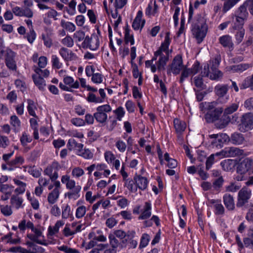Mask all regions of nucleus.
<instances>
[{
  "instance_id": "obj_63",
  "label": "nucleus",
  "mask_w": 253,
  "mask_h": 253,
  "mask_svg": "<svg viewBox=\"0 0 253 253\" xmlns=\"http://www.w3.org/2000/svg\"><path fill=\"white\" fill-rule=\"evenodd\" d=\"M42 38L46 47L50 48L52 45V40L51 38L46 37L43 34H42Z\"/></svg>"
},
{
  "instance_id": "obj_55",
  "label": "nucleus",
  "mask_w": 253,
  "mask_h": 253,
  "mask_svg": "<svg viewBox=\"0 0 253 253\" xmlns=\"http://www.w3.org/2000/svg\"><path fill=\"white\" fill-rule=\"evenodd\" d=\"M71 215V208L70 206L67 204L66 206L62 208V218L67 219Z\"/></svg>"
},
{
  "instance_id": "obj_25",
  "label": "nucleus",
  "mask_w": 253,
  "mask_h": 253,
  "mask_svg": "<svg viewBox=\"0 0 253 253\" xmlns=\"http://www.w3.org/2000/svg\"><path fill=\"white\" fill-rule=\"evenodd\" d=\"M59 196V190H57V189H54L48 195L47 200L48 203L50 204H54L58 199Z\"/></svg>"
},
{
  "instance_id": "obj_7",
  "label": "nucleus",
  "mask_w": 253,
  "mask_h": 253,
  "mask_svg": "<svg viewBox=\"0 0 253 253\" xmlns=\"http://www.w3.org/2000/svg\"><path fill=\"white\" fill-rule=\"evenodd\" d=\"M253 128V114L247 113L241 117L239 129L241 132H246Z\"/></svg>"
},
{
  "instance_id": "obj_2",
  "label": "nucleus",
  "mask_w": 253,
  "mask_h": 253,
  "mask_svg": "<svg viewBox=\"0 0 253 253\" xmlns=\"http://www.w3.org/2000/svg\"><path fill=\"white\" fill-rule=\"evenodd\" d=\"M15 56V53L10 48H5L3 45L2 41H0V57L4 58L6 65L12 70L16 69Z\"/></svg>"
},
{
  "instance_id": "obj_11",
  "label": "nucleus",
  "mask_w": 253,
  "mask_h": 253,
  "mask_svg": "<svg viewBox=\"0 0 253 253\" xmlns=\"http://www.w3.org/2000/svg\"><path fill=\"white\" fill-rule=\"evenodd\" d=\"M99 41L97 36L92 35L90 38L87 36L82 43V47L84 48H89L92 50H96L99 46Z\"/></svg>"
},
{
  "instance_id": "obj_10",
  "label": "nucleus",
  "mask_w": 253,
  "mask_h": 253,
  "mask_svg": "<svg viewBox=\"0 0 253 253\" xmlns=\"http://www.w3.org/2000/svg\"><path fill=\"white\" fill-rule=\"evenodd\" d=\"M237 171L239 174L253 173V162L250 158L243 160L237 166Z\"/></svg>"
},
{
  "instance_id": "obj_29",
  "label": "nucleus",
  "mask_w": 253,
  "mask_h": 253,
  "mask_svg": "<svg viewBox=\"0 0 253 253\" xmlns=\"http://www.w3.org/2000/svg\"><path fill=\"white\" fill-rule=\"evenodd\" d=\"M231 140L233 144L239 145L243 143L244 138L242 134L239 133H234L231 135Z\"/></svg>"
},
{
  "instance_id": "obj_30",
  "label": "nucleus",
  "mask_w": 253,
  "mask_h": 253,
  "mask_svg": "<svg viewBox=\"0 0 253 253\" xmlns=\"http://www.w3.org/2000/svg\"><path fill=\"white\" fill-rule=\"evenodd\" d=\"M10 123L14 127L15 131L19 130L20 127L21 122L20 120L16 115H12L11 116Z\"/></svg>"
},
{
  "instance_id": "obj_60",
  "label": "nucleus",
  "mask_w": 253,
  "mask_h": 253,
  "mask_svg": "<svg viewBox=\"0 0 253 253\" xmlns=\"http://www.w3.org/2000/svg\"><path fill=\"white\" fill-rule=\"evenodd\" d=\"M91 80L95 84H100L103 81V76L100 73H94L92 76Z\"/></svg>"
},
{
  "instance_id": "obj_39",
  "label": "nucleus",
  "mask_w": 253,
  "mask_h": 253,
  "mask_svg": "<svg viewBox=\"0 0 253 253\" xmlns=\"http://www.w3.org/2000/svg\"><path fill=\"white\" fill-rule=\"evenodd\" d=\"M239 0H228L226 1L224 3L222 11L224 12H226L231 7L235 5Z\"/></svg>"
},
{
  "instance_id": "obj_51",
  "label": "nucleus",
  "mask_w": 253,
  "mask_h": 253,
  "mask_svg": "<svg viewBox=\"0 0 253 253\" xmlns=\"http://www.w3.org/2000/svg\"><path fill=\"white\" fill-rule=\"evenodd\" d=\"M33 231H34L35 233V236H33V242H37L40 244H43V243L40 240L37 239V238L38 237H40L42 236V232L38 229H34V226H33Z\"/></svg>"
},
{
  "instance_id": "obj_58",
  "label": "nucleus",
  "mask_w": 253,
  "mask_h": 253,
  "mask_svg": "<svg viewBox=\"0 0 253 253\" xmlns=\"http://www.w3.org/2000/svg\"><path fill=\"white\" fill-rule=\"evenodd\" d=\"M135 234V232L133 231H128L127 233H126V238L124 240H123L122 241V244L121 245L122 247H125L126 246V242H127L128 240H131L134 237V235Z\"/></svg>"
},
{
  "instance_id": "obj_22",
  "label": "nucleus",
  "mask_w": 253,
  "mask_h": 253,
  "mask_svg": "<svg viewBox=\"0 0 253 253\" xmlns=\"http://www.w3.org/2000/svg\"><path fill=\"white\" fill-rule=\"evenodd\" d=\"M151 209V204L149 202H146L145 204L144 210L141 214L139 216L138 218L139 219H145L149 218L151 215V212L150 211Z\"/></svg>"
},
{
  "instance_id": "obj_49",
  "label": "nucleus",
  "mask_w": 253,
  "mask_h": 253,
  "mask_svg": "<svg viewBox=\"0 0 253 253\" xmlns=\"http://www.w3.org/2000/svg\"><path fill=\"white\" fill-rule=\"evenodd\" d=\"M214 208L215 210V214L216 215H222L224 213V208L223 205L220 203H216L214 205Z\"/></svg>"
},
{
  "instance_id": "obj_18",
  "label": "nucleus",
  "mask_w": 253,
  "mask_h": 253,
  "mask_svg": "<svg viewBox=\"0 0 253 253\" xmlns=\"http://www.w3.org/2000/svg\"><path fill=\"white\" fill-rule=\"evenodd\" d=\"M223 202L226 208L229 210H233L235 204L233 197L230 194H225L223 196Z\"/></svg>"
},
{
  "instance_id": "obj_54",
  "label": "nucleus",
  "mask_w": 253,
  "mask_h": 253,
  "mask_svg": "<svg viewBox=\"0 0 253 253\" xmlns=\"http://www.w3.org/2000/svg\"><path fill=\"white\" fill-rule=\"evenodd\" d=\"M79 156H81L85 159H91L93 157V154L89 149H83L78 154Z\"/></svg>"
},
{
  "instance_id": "obj_6",
  "label": "nucleus",
  "mask_w": 253,
  "mask_h": 253,
  "mask_svg": "<svg viewBox=\"0 0 253 253\" xmlns=\"http://www.w3.org/2000/svg\"><path fill=\"white\" fill-rule=\"evenodd\" d=\"M112 108L109 105H103L96 108V112L94 114L96 121L101 124L105 123L107 119L106 113L110 112Z\"/></svg>"
},
{
  "instance_id": "obj_33",
  "label": "nucleus",
  "mask_w": 253,
  "mask_h": 253,
  "mask_svg": "<svg viewBox=\"0 0 253 253\" xmlns=\"http://www.w3.org/2000/svg\"><path fill=\"white\" fill-rule=\"evenodd\" d=\"M251 66L249 64H240L232 66L231 69L234 72H242L250 68Z\"/></svg>"
},
{
  "instance_id": "obj_27",
  "label": "nucleus",
  "mask_w": 253,
  "mask_h": 253,
  "mask_svg": "<svg viewBox=\"0 0 253 253\" xmlns=\"http://www.w3.org/2000/svg\"><path fill=\"white\" fill-rule=\"evenodd\" d=\"M63 81L65 84L68 85L70 88H78L79 87V82L77 81L74 82V79L71 77H65L64 78Z\"/></svg>"
},
{
  "instance_id": "obj_52",
  "label": "nucleus",
  "mask_w": 253,
  "mask_h": 253,
  "mask_svg": "<svg viewBox=\"0 0 253 253\" xmlns=\"http://www.w3.org/2000/svg\"><path fill=\"white\" fill-rule=\"evenodd\" d=\"M170 43V39L169 36V33H167V35L165 37V41L163 43H162L161 46L160 47V49L163 50H169V46Z\"/></svg>"
},
{
  "instance_id": "obj_15",
  "label": "nucleus",
  "mask_w": 253,
  "mask_h": 253,
  "mask_svg": "<svg viewBox=\"0 0 253 253\" xmlns=\"http://www.w3.org/2000/svg\"><path fill=\"white\" fill-rule=\"evenodd\" d=\"M59 53L61 57L67 61L75 60L77 58L76 55L72 51L64 47L60 49Z\"/></svg>"
},
{
  "instance_id": "obj_46",
  "label": "nucleus",
  "mask_w": 253,
  "mask_h": 253,
  "mask_svg": "<svg viewBox=\"0 0 253 253\" xmlns=\"http://www.w3.org/2000/svg\"><path fill=\"white\" fill-rule=\"evenodd\" d=\"M1 212L5 216H9L12 214V210L10 206H1Z\"/></svg>"
},
{
  "instance_id": "obj_45",
  "label": "nucleus",
  "mask_w": 253,
  "mask_h": 253,
  "mask_svg": "<svg viewBox=\"0 0 253 253\" xmlns=\"http://www.w3.org/2000/svg\"><path fill=\"white\" fill-rule=\"evenodd\" d=\"M20 141L22 145L26 147L28 143L31 141V139L29 134H28L26 132H24L20 138Z\"/></svg>"
},
{
  "instance_id": "obj_62",
  "label": "nucleus",
  "mask_w": 253,
  "mask_h": 253,
  "mask_svg": "<svg viewBox=\"0 0 253 253\" xmlns=\"http://www.w3.org/2000/svg\"><path fill=\"white\" fill-rule=\"evenodd\" d=\"M240 186L235 184V183H231L226 187V191L228 192H235L240 188Z\"/></svg>"
},
{
  "instance_id": "obj_43",
  "label": "nucleus",
  "mask_w": 253,
  "mask_h": 253,
  "mask_svg": "<svg viewBox=\"0 0 253 253\" xmlns=\"http://www.w3.org/2000/svg\"><path fill=\"white\" fill-rule=\"evenodd\" d=\"M224 182V179L222 176H219V177L216 179L213 182L212 187L215 190L219 191L220 188L222 186Z\"/></svg>"
},
{
  "instance_id": "obj_5",
  "label": "nucleus",
  "mask_w": 253,
  "mask_h": 253,
  "mask_svg": "<svg viewBox=\"0 0 253 253\" xmlns=\"http://www.w3.org/2000/svg\"><path fill=\"white\" fill-rule=\"evenodd\" d=\"M183 60L180 55H177L174 57L172 61L167 69V74L170 75L171 73L178 75L183 68Z\"/></svg>"
},
{
  "instance_id": "obj_12",
  "label": "nucleus",
  "mask_w": 253,
  "mask_h": 253,
  "mask_svg": "<svg viewBox=\"0 0 253 253\" xmlns=\"http://www.w3.org/2000/svg\"><path fill=\"white\" fill-rule=\"evenodd\" d=\"M211 138H213V140L211 142L212 147L215 148H221L223 146L224 143L229 140L228 136L226 134H221L220 135L211 134L209 136Z\"/></svg>"
},
{
  "instance_id": "obj_44",
  "label": "nucleus",
  "mask_w": 253,
  "mask_h": 253,
  "mask_svg": "<svg viewBox=\"0 0 253 253\" xmlns=\"http://www.w3.org/2000/svg\"><path fill=\"white\" fill-rule=\"evenodd\" d=\"M51 63L52 67L55 69H59L62 67V63L60 62L59 58L56 55H52L51 56Z\"/></svg>"
},
{
  "instance_id": "obj_48",
  "label": "nucleus",
  "mask_w": 253,
  "mask_h": 253,
  "mask_svg": "<svg viewBox=\"0 0 253 253\" xmlns=\"http://www.w3.org/2000/svg\"><path fill=\"white\" fill-rule=\"evenodd\" d=\"M222 73L219 70L211 71L210 78L212 80H218L222 78Z\"/></svg>"
},
{
  "instance_id": "obj_9",
  "label": "nucleus",
  "mask_w": 253,
  "mask_h": 253,
  "mask_svg": "<svg viewBox=\"0 0 253 253\" xmlns=\"http://www.w3.org/2000/svg\"><path fill=\"white\" fill-rule=\"evenodd\" d=\"M24 4L23 8L18 6L14 7L12 8V12L17 16H24L31 17L32 16V11L30 8V7L32 5L31 0H24Z\"/></svg>"
},
{
  "instance_id": "obj_32",
  "label": "nucleus",
  "mask_w": 253,
  "mask_h": 253,
  "mask_svg": "<svg viewBox=\"0 0 253 253\" xmlns=\"http://www.w3.org/2000/svg\"><path fill=\"white\" fill-rule=\"evenodd\" d=\"M18 228L21 231H24L26 229H32V222L29 220L24 219L19 222Z\"/></svg>"
},
{
  "instance_id": "obj_8",
  "label": "nucleus",
  "mask_w": 253,
  "mask_h": 253,
  "mask_svg": "<svg viewBox=\"0 0 253 253\" xmlns=\"http://www.w3.org/2000/svg\"><path fill=\"white\" fill-rule=\"evenodd\" d=\"M252 196V191L250 189L244 187L238 192L236 206L241 208L249 202Z\"/></svg>"
},
{
  "instance_id": "obj_36",
  "label": "nucleus",
  "mask_w": 253,
  "mask_h": 253,
  "mask_svg": "<svg viewBox=\"0 0 253 253\" xmlns=\"http://www.w3.org/2000/svg\"><path fill=\"white\" fill-rule=\"evenodd\" d=\"M22 202V199L18 196L13 195L11 197L10 199L11 204L16 209H19L21 206Z\"/></svg>"
},
{
  "instance_id": "obj_57",
  "label": "nucleus",
  "mask_w": 253,
  "mask_h": 253,
  "mask_svg": "<svg viewBox=\"0 0 253 253\" xmlns=\"http://www.w3.org/2000/svg\"><path fill=\"white\" fill-rule=\"evenodd\" d=\"M58 250L66 253H79L78 250L72 249L67 246H62L58 247Z\"/></svg>"
},
{
  "instance_id": "obj_50",
  "label": "nucleus",
  "mask_w": 253,
  "mask_h": 253,
  "mask_svg": "<svg viewBox=\"0 0 253 253\" xmlns=\"http://www.w3.org/2000/svg\"><path fill=\"white\" fill-rule=\"evenodd\" d=\"M61 42L63 44L68 47H71L74 45V41L73 39L69 36H67L65 38L62 39Z\"/></svg>"
},
{
  "instance_id": "obj_14",
  "label": "nucleus",
  "mask_w": 253,
  "mask_h": 253,
  "mask_svg": "<svg viewBox=\"0 0 253 253\" xmlns=\"http://www.w3.org/2000/svg\"><path fill=\"white\" fill-rule=\"evenodd\" d=\"M169 50H161L158 62L157 67L159 70L165 69V66L169 59Z\"/></svg>"
},
{
  "instance_id": "obj_26",
  "label": "nucleus",
  "mask_w": 253,
  "mask_h": 253,
  "mask_svg": "<svg viewBox=\"0 0 253 253\" xmlns=\"http://www.w3.org/2000/svg\"><path fill=\"white\" fill-rule=\"evenodd\" d=\"M173 124L175 130L178 133L183 131L186 128V124L185 122H182L178 119L174 120Z\"/></svg>"
},
{
  "instance_id": "obj_31",
  "label": "nucleus",
  "mask_w": 253,
  "mask_h": 253,
  "mask_svg": "<svg viewBox=\"0 0 253 253\" xmlns=\"http://www.w3.org/2000/svg\"><path fill=\"white\" fill-rule=\"evenodd\" d=\"M250 87L253 90V75L251 78H246L242 83L240 88L241 89Z\"/></svg>"
},
{
  "instance_id": "obj_42",
  "label": "nucleus",
  "mask_w": 253,
  "mask_h": 253,
  "mask_svg": "<svg viewBox=\"0 0 253 253\" xmlns=\"http://www.w3.org/2000/svg\"><path fill=\"white\" fill-rule=\"evenodd\" d=\"M109 239L110 241V244L112 248L116 250L120 245L119 241L113 234H110L109 235Z\"/></svg>"
},
{
  "instance_id": "obj_19",
  "label": "nucleus",
  "mask_w": 253,
  "mask_h": 253,
  "mask_svg": "<svg viewBox=\"0 0 253 253\" xmlns=\"http://www.w3.org/2000/svg\"><path fill=\"white\" fill-rule=\"evenodd\" d=\"M137 186L141 190H144L146 189L148 184L147 179L140 175L134 177Z\"/></svg>"
},
{
  "instance_id": "obj_17",
  "label": "nucleus",
  "mask_w": 253,
  "mask_h": 253,
  "mask_svg": "<svg viewBox=\"0 0 253 253\" xmlns=\"http://www.w3.org/2000/svg\"><path fill=\"white\" fill-rule=\"evenodd\" d=\"M244 154V151L237 147H229L226 149L225 155L226 157H234L240 156Z\"/></svg>"
},
{
  "instance_id": "obj_16",
  "label": "nucleus",
  "mask_w": 253,
  "mask_h": 253,
  "mask_svg": "<svg viewBox=\"0 0 253 253\" xmlns=\"http://www.w3.org/2000/svg\"><path fill=\"white\" fill-rule=\"evenodd\" d=\"M142 12L141 10H139L132 24V27L134 30H137L139 29H142L143 27L145 20H142Z\"/></svg>"
},
{
  "instance_id": "obj_47",
  "label": "nucleus",
  "mask_w": 253,
  "mask_h": 253,
  "mask_svg": "<svg viewBox=\"0 0 253 253\" xmlns=\"http://www.w3.org/2000/svg\"><path fill=\"white\" fill-rule=\"evenodd\" d=\"M86 213V208L84 206L79 207L76 212V216L78 218H81L83 217Z\"/></svg>"
},
{
  "instance_id": "obj_41",
  "label": "nucleus",
  "mask_w": 253,
  "mask_h": 253,
  "mask_svg": "<svg viewBox=\"0 0 253 253\" xmlns=\"http://www.w3.org/2000/svg\"><path fill=\"white\" fill-rule=\"evenodd\" d=\"M61 25L70 32H74L76 29V27L74 24L70 22H65L64 20L61 21Z\"/></svg>"
},
{
  "instance_id": "obj_24",
  "label": "nucleus",
  "mask_w": 253,
  "mask_h": 253,
  "mask_svg": "<svg viewBox=\"0 0 253 253\" xmlns=\"http://www.w3.org/2000/svg\"><path fill=\"white\" fill-rule=\"evenodd\" d=\"M247 8H248V6L246 4V2H245L239 7L235 14L247 19L248 16V12L247 10Z\"/></svg>"
},
{
  "instance_id": "obj_35",
  "label": "nucleus",
  "mask_w": 253,
  "mask_h": 253,
  "mask_svg": "<svg viewBox=\"0 0 253 253\" xmlns=\"http://www.w3.org/2000/svg\"><path fill=\"white\" fill-rule=\"evenodd\" d=\"M194 84L200 90H203L206 88V85L203 83L202 77L200 76L195 77L194 78Z\"/></svg>"
},
{
  "instance_id": "obj_28",
  "label": "nucleus",
  "mask_w": 253,
  "mask_h": 253,
  "mask_svg": "<svg viewBox=\"0 0 253 253\" xmlns=\"http://www.w3.org/2000/svg\"><path fill=\"white\" fill-rule=\"evenodd\" d=\"M60 168V165L57 162H54L50 166H48L45 169L44 172L45 174L50 177L55 169H59Z\"/></svg>"
},
{
  "instance_id": "obj_53",
  "label": "nucleus",
  "mask_w": 253,
  "mask_h": 253,
  "mask_svg": "<svg viewBox=\"0 0 253 253\" xmlns=\"http://www.w3.org/2000/svg\"><path fill=\"white\" fill-rule=\"evenodd\" d=\"M149 241V236L147 234H144L141 239L139 248L142 249L145 247Z\"/></svg>"
},
{
  "instance_id": "obj_34",
  "label": "nucleus",
  "mask_w": 253,
  "mask_h": 253,
  "mask_svg": "<svg viewBox=\"0 0 253 253\" xmlns=\"http://www.w3.org/2000/svg\"><path fill=\"white\" fill-rule=\"evenodd\" d=\"M236 20L234 23V26L233 27L234 29L243 28L245 21L247 19L244 17L238 16L235 14Z\"/></svg>"
},
{
  "instance_id": "obj_1",
  "label": "nucleus",
  "mask_w": 253,
  "mask_h": 253,
  "mask_svg": "<svg viewBox=\"0 0 253 253\" xmlns=\"http://www.w3.org/2000/svg\"><path fill=\"white\" fill-rule=\"evenodd\" d=\"M208 31V26L204 18L199 16L197 22L193 25L192 31L198 43H201L205 38Z\"/></svg>"
},
{
  "instance_id": "obj_21",
  "label": "nucleus",
  "mask_w": 253,
  "mask_h": 253,
  "mask_svg": "<svg viewBox=\"0 0 253 253\" xmlns=\"http://www.w3.org/2000/svg\"><path fill=\"white\" fill-rule=\"evenodd\" d=\"M219 43L224 47H233V43L232 42L231 37L229 35H224L220 37L219 39Z\"/></svg>"
},
{
  "instance_id": "obj_61",
  "label": "nucleus",
  "mask_w": 253,
  "mask_h": 253,
  "mask_svg": "<svg viewBox=\"0 0 253 253\" xmlns=\"http://www.w3.org/2000/svg\"><path fill=\"white\" fill-rule=\"evenodd\" d=\"M9 143V141L7 137L0 135V147L5 148Z\"/></svg>"
},
{
  "instance_id": "obj_40",
  "label": "nucleus",
  "mask_w": 253,
  "mask_h": 253,
  "mask_svg": "<svg viewBox=\"0 0 253 253\" xmlns=\"http://www.w3.org/2000/svg\"><path fill=\"white\" fill-rule=\"evenodd\" d=\"M64 224V223L63 221L59 220L56 222L53 228L51 226H49L48 228V231L50 235H53L58 232L59 227L63 225Z\"/></svg>"
},
{
  "instance_id": "obj_38",
  "label": "nucleus",
  "mask_w": 253,
  "mask_h": 253,
  "mask_svg": "<svg viewBox=\"0 0 253 253\" xmlns=\"http://www.w3.org/2000/svg\"><path fill=\"white\" fill-rule=\"evenodd\" d=\"M24 162L23 158L21 156L17 157L15 159L11 160L7 163V164L12 167L16 168L23 164Z\"/></svg>"
},
{
  "instance_id": "obj_23",
  "label": "nucleus",
  "mask_w": 253,
  "mask_h": 253,
  "mask_svg": "<svg viewBox=\"0 0 253 253\" xmlns=\"http://www.w3.org/2000/svg\"><path fill=\"white\" fill-rule=\"evenodd\" d=\"M71 192H68L65 194V196H67L69 199H78L80 195H79V193L80 192L81 190V187L79 185L76 186L74 188H73Z\"/></svg>"
},
{
  "instance_id": "obj_37",
  "label": "nucleus",
  "mask_w": 253,
  "mask_h": 253,
  "mask_svg": "<svg viewBox=\"0 0 253 253\" xmlns=\"http://www.w3.org/2000/svg\"><path fill=\"white\" fill-rule=\"evenodd\" d=\"M236 30L238 31L235 35L236 42L237 44H239L243 40L245 34V30L243 28L237 29Z\"/></svg>"
},
{
  "instance_id": "obj_56",
  "label": "nucleus",
  "mask_w": 253,
  "mask_h": 253,
  "mask_svg": "<svg viewBox=\"0 0 253 253\" xmlns=\"http://www.w3.org/2000/svg\"><path fill=\"white\" fill-rule=\"evenodd\" d=\"M87 100L90 102L101 103L103 102V100L97 97L95 94L92 93H89L87 97Z\"/></svg>"
},
{
  "instance_id": "obj_20",
  "label": "nucleus",
  "mask_w": 253,
  "mask_h": 253,
  "mask_svg": "<svg viewBox=\"0 0 253 253\" xmlns=\"http://www.w3.org/2000/svg\"><path fill=\"white\" fill-rule=\"evenodd\" d=\"M228 90V86L227 84H218L214 88V91L217 96L219 97H222L225 95Z\"/></svg>"
},
{
  "instance_id": "obj_4",
  "label": "nucleus",
  "mask_w": 253,
  "mask_h": 253,
  "mask_svg": "<svg viewBox=\"0 0 253 253\" xmlns=\"http://www.w3.org/2000/svg\"><path fill=\"white\" fill-rule=\"evenodd\" d=\"M34 71L36 75L33 76V81L40 90H43L45 86V81L43 77H48L49 71L47 69L42 70L37 67H35Z\"/></svg>"
},
{
  "instance_id": "obj_13",
  "label": "nucleus",
  "mask_w": 253,
  "mask_h": 253,
  "mask_svg": "<svg viewBox=\"0 0 253 253\" xmlns=\"http://www.w3.org/2000/svg\"><path fill=\"white\" fill-rule=\"evenodd\" d=\"M223 110L222 108L215 109L213 112L207 111L205 115L206 121L208 123H210L218 120Z\"/></svg>"
},
{
  "instance_id": "obj_3",
  "label": "nucleus",
  "mask_w": 253,
  "mask_h": 253,
  "mask_svg": "<svg viewBox=\"0 0 253 253\" xmlns=\"http://www.w3.org/2000/svg\"><path fill=\"white\" fill-rule=\"evenodd\" d=\"M239 107L237 103H233L228 106L224 111L223 115L221 118L215 124V126L218 128L225 127L231 121V117L229 115L236 111Z\"/></svg>"
},
{
  "instance_id": "obj_64",
  "label": "nucleus",
  "mask_w": 253,
  "mask_h": 253,
  "mask_svg": "<svg viewBox=\"0 0 253 253\" xmlns=\"http://www.w3.org/2000/svg\"><path fill=\"white\" fill-rule=\"evenodd\" d=\"M72 174L75 177H79L84 174V171L79 167H76L73 169Z\"/></svg>"
},
{
  "instance_id": "obj_59",
  "label": "nucleus",
  "mask_w": 253,
  "mask_h": 253,
  "mask_svg": "<svg viewBox=\"0 0 253 253\" xmlns=\"http://www.w3.org/2000/svg\"><path fill=\"white\" fill-rule=\"evenodd\" d=\"M221 165L224 170L229 171L232 169V161L231 160H225L221 163Z\"/></svg>"
}]
</instances>
